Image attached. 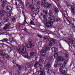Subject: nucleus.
<instances>
[{"instance_id":"1","label":"nucleus","mask_w":75,"mask_h":75,"mask_svg":"<svg viewBox=\"0 0 75 75\" xmlns=\"http://www.w3.org/2000/svg\"><path fill=\"white\" fill-rule=\"evenodd\" d=\"M43 12L45 14V15H44L42 13L41 15V18H43L42 20L43 23L45 25L46 27H52L53 26V22H47V17H48V12H47V10H44L43 11Z\"/></svg>"},{"instance_id":"2","label":"nucleus","mask_w":75,"mask_h":75,"mask_svg":"<svg viewBox=\"0 0 75 75\" xmlns=\"http://www.w3.org/2000/svg\"><path fill=\"white\" fill-rule=\"evenodd\" d=\"M28 43L26 46L28 48H33L34 46V41L32 40H29L28 41Z\"/></svg>"},{"instance_id":"3","label":"nucleus","mask_w":75,"mask_h":75,"mask_svg":"<svg viewBox=\"0 0 75 75\" xmlns=\"http://www.w3.org/2000/svg\"><path fill=\"white\" fill-rule=\"evenodd\" d=\"M49 49V47H48V46H45L41 50V52L40 53V54L41 55V56L42 57H44L45 55L46 52Z\"/></svg>"},{"instance_id":"4","label":"nucleus","mask_w":75,"mask_h":75,"mask_svg":"<svg viewBox=\"0 0 75 75\" xmlns=\"http://www.w3.org/2000/svg\"><path fill=\"white\" fill-rule=\"evenodd\" d=\"M4 50L2 51L0 50V55H3V57L5 58L6 59H8L10 58V56L9 55L7 54L6 53H5L4 52H3Z\"/></svg>"},{"instance_id":"5","label":"nucleus","mask_w":75,"mask_h":75,"mask_svg":"<svg viewBox=\"0 0 75 75\" xmlns=\"http://www.w3.org/2000/svg\"><path fill=\"white\" fill-rule=\"evenodd\" d=\"M68 62V61L67 60H65L64 62V63L62 65V70L63 72H62V74L63 75H64V74H65L66 73L65 70H67V69L65 68V65L67 64V63Z\"/></svg>"},{"instance_id":"6","label":"nucleus","mask_w":75,"mask_h":75,"mask_svg":"<svg viewBox=\"0 0 75 75\" xmlns=\"http://www.w3.org/2000/svg\"><path fill=\"white\" fill-rule=\"evenodd\" d=\"M51 3L48 2H46L45 3L43 7H44L45 8L48 9L50 8L51 7Z\"/></svg>"},{"instance_id":"7","label":"nucleus","mask_w":75,"mask_h":75,"mask_svg":"<svg viewBox=\"0 0 75 75\" xmlns=\"http://www.w3.org/2000/svg\"><path fill=\"white\" fill-rule=\"evenodd\" d=\"M6 11L7 12H8V13L10 12L11 13H12V8H11V6H9V5L6 6Z\"/></svg>"},{"instance_id":"8","label":"nucleus","mask_w":75,"mask_h":75,"mask_svg":"<svg viewBox=\"0 0 75 75\" xmlns=\"http://www.w3.org/2000/svg\"><path fill=\"white\" fill-rule=\"evenodd\" d=\"M61 21H62V20L59 18H57L56 19L54 20V21H53V22L54 24L57 25L58 24V22H61Z\"/></svg>"},{"instance_id":"9","label":"nucleus","mask_w":75,"mask_h":75,"mask_svg":"<svg viewBox=\"0 0 75 75\" xmlns=\"http://www.w3.org/2000/svg\"><path fill=\"white\" fill-rule=\"evenodd\" d=\"M48 42H50V44H51V45H54L55 44V42L54 40L52 39H50V40L47 39Z\"/></svg>"},{"instance_id":"10","label":"nucleus","mask_w":75,"mask_h":75,"mask_svg":"<svg viewBox=\"0 0 75 75\" xmlns=\"http://www.w3.org/2000/svg\"><path fill=\"white\" fill-rule=\"evenodd\" d=\"M11 25V24H7V23L6 25L3 28V30L6 31V30H7L10 27V25Z\"/></svg>"},{"instance_id":"11","label":"nucleus","mask_w":75,"mask_h":75,"mask_svg":"<svg viewBox=\"0 0 75 75\" xmlns=\"http://www.w3.org/2000/svg\"><path fill=\"white\" fill-rule=\"evenodd\" d=\"M22 46L23 47V48L22 49V50L21 52L22 54L24 53V52H25V51H26V48H25V47H26V44L25 43L22 45Z\"/></svg>"},{"instance_id":"12","label":"nucleus","mask_w":75,"mask_h":75,"mask_svg":"<svg viewBox=\"0 0 75 75\" xmlns=\"http://www.w3.org/2000/svg\"><path fill=\"white\" fill-rule=\"evenodd\" d=\"M6 13V11L5 10H1L0 11V16L3 17L4 15H5Z\"/></svg>"},{"instance_id":"13","label":"nucleus","mask_w":75,"mask_h":75,"mask_svg":"<svg viewBox=\"0 0 75 75\" xmlns=\"http://www.w3.org/2000/svg\"><path fill=\"white\" fill-rule=\"evenodd\" d=\"M27 58L29 59V61H30L31 62H32L35 61V59H36V57L32 58L31 57L29 56L27 57Z\"/></svg>"},{"instance_id":"14","label":"nucleus","mask_w":75,"mask_h":75,"mask_svg":"<svg viewBox=\"0 0 75 75\" xmlns=\"http://www.w3.org/2000/svg\"><path fill=\"white\" fill-rule=\"evenodd\" d=\"M9 41H10L11 43L12 44L13 43H14L15 44H17V41L15 39H13V38H9Z\"/></svg>"},{"instance_id":"15","label":"nucleus","mask_w":75,"mask_h":75,"mask_svg":"<svg viewBox=\"0 0 75 75\" xmlns=\"http://www.w3.org/2000/svg\"><path fill=\"white\" fill-rule=\"evenodd\" d=\"M45 67L47 69L50 68H51V63L50 62H47V65L45 66Z\"/></svg>"},{"instance_id":"16","label":"nucleus","mask_w":75,"mask_h":75,"mask_svg":"<svg viewBox=\"0 0 75 75\" xmlns=\"http://www.w3.org/2000/svg\"><path fill=\"white\" fill-rule=\"evenodd\" d=\"M54 19H55V16H50L48 18V20L49 21L53 20Z\"/></svg>"},{"instance_id":"17","label":"nucleus","mask_w":75,"mask_h":75,"mask_svg":"<svg viewBox=\"0 0 75 75\" xmlns=\"http://www.w3.org/2000/svg\"><path fill=\"white\" fill-rule=\"evenodd\" d=\"M70 10L71 13H72L73 14H75V8L74 7H71Z\"/></svg>"},{"instance_id":"18","label":"nucleus","mask_w":75,"mask_h":75,"mask_svg":"<svg viewBox=\"0 0 75 75\" xmlns=\"http://www.w3.org/2000/svg\"><path fill=\"white\" fill-rule=\"evenodd\" d=\"M67 21L69 23V24H72V25H74V20L71 19L69 20L67 19Z\"/></svg>"},{"instance_id":"19","label":"nucleus","mask_w":75,"mask_h":75,"mask_svg":"<svg viewBox=\"0 0 75 75\" xmlns=\"http://www.w3.org/2000/svg\"><path fill=\"white\" fill-rule=\"evenodd\" d=\"M54 11L55 14H58L59 13V10L57 8H54Z\"/></svg>"},{"instance_id":"20","label":"nucleus","mask_w":75,"mask_h":75,"mask_svg":"<svg viewBox=\"0 0 75 75\" xmlns=\"http://www.w3.org/2000/svg\"><path fill=\"white\" fill-rule=\"evenodd\" d=\"M44 62V60L42 58H41L40 59V60L38 62V63L40 64H43Z\"/></svg>"},{"instance_id":"21","label":"nucleus","mask_w":75,"mask_h":75,"mask_svg":"<svg viewBox=\"0 0 75 75\" xmlns=\"http://www.w3.org/2000/svg\"><path fill=\"white\" fill-rule=\"evenodd\" d=\"M51 49L52 52H56L57 51V49L55 47H52Z\"/></svg>"},{"instance_id":"22","label":"nucleus","mask_w":75,"mask_h":75,"mask_svg":"<svg viewBox=\"0 0 75 75\" xmlns=\"http://www.w3.org/2000/svg\"><path fill=\"white\" fill-rule=\"evenodd\" d=\"M40 75H45V71L43 70H41L39 71Z\"/></svg>"},{"instance_id":"23","label":"nucleus","mask_w":75,"mask_h":75,"mask_svg":"<svg viewBox=\"0 0 75 75\" xmlns=\"http://www.w3.org/2000/svg\"><path fill=\"white\" fill-rule=\"evenodd\" d=\"M40 65V64L38 62H37L35 64L34 66V67L35 68H38L39 66Z\"/></svg>"},{"instance_id":"24","label":"nucleus","mask_w":75,"mask_h":75,"mask_svg":"<svg viewBox=\"0 0 75 75\" xmlns=\"http://www.w3.org/2000/svg\"><path fill=\"white\" fill-rule=\"evenodd\" d=\"M58 59L59 61H64V58L63 57L60 56L58 57Z\"/></svg>"},{"instance_id":"25","label":"nucleus","mask_w":75,"mask_h":75,"mask_svg":"<svg viewBox=\"0 0 75 75\" xmlns=\"http://www.w3.org/2000/svg\"><path fill=\"white\" fill-rule=\"evenodd\" d=\"M6 48L7 51L9 52H10L11 51H13V50L11 49L10 48L8 47H6Z\"/></svg>"},{"instance_id":"26","label":"nucleus","mask_w":75,"mask_h":75,"mask_svg":"<svg viewBox=\"0 0 75 75\" xmlns=\"http://www.w3.org/2000/svg\"><path fill=\"white\" fill-rule=\"evenodd\" d=\"M3 20L5 22H8V18L5 16H4Z\"/></svg>"},{"instance_id":"27","label":"nucleus","mask_w":75,"mask_h":75,"mask_svg":"<svg viewBox=\"0 0 75 75\" xmlns=\"http://www.w3.org/2000/svg\"><path fill=\"white\" fill-rule=\"evenodd\" d=\"M23 56L25 58H28V53H25L23 54Z\"/></svg>"},{"instance_id":"28","label":"nucleus","mask_w":75,"mask_h":75,"mask_svg":"<svg viewBox=\"0 0 75 75\" xmlns=\"http://www.w3.org/2000/svg\"><path fill=\"white\" fill-rule=\"evenodd\" d=\"M30 1H28V2H27V4H26V6L27 7H30L31 6V4H30Z\"/></svg>"},{"instance_id":"29","label":"nucleus","mask_w":75,"mask_h":75,"mask_svg":"<svg viewBox=\"0 0 75 75\" xmlns=\"http://www.w3.org/2000/svg\"><path fill=\"white\" fill-rule=\"evenodd\" d=\"M8 41V39H7L5 38L3 39L2 40H0L1 41H2L3 42H7Z\"/></svg>"},{"instance_id":"30","label":"nucleus","mask_w":75,"mask_h":75,"mask_svg":"<svg viewBox=\"0 0 75 75\" xmlns=\"http://www.w3.org/2000/svg\"><path fill=\"white\" fill-rule=\"evenodd\" d=\"M36 53L35 52H31L30 53V55L31 56H35Z\"/></svg>"},{"instance_id":"31","label":"nucleus","mask_w":75,"mask_h":75,"mask_svg":"<svg viewBox=\"0 0 75 75\" xmlns=\"http://www.w3.org/2000/svg\"><path fill=\"white\" fill-rule=\"evenodd\" d=\"M47 71L49 74H52V71L50 69H48Z\"/></svg>"},{"instance_id":"32","label":"nucleus","mask_w":75,"mask_h":75,"mask_svg":"<svg viewBox=\"0 0 75 75\" xmlns=\"http://www.w3.org/2000/svg\"><path fill=\"white\" fill-rule=\"evenodd\" d=\"M62 61L58 60L57 61V64H58L59 65H61L62 64Z\"/></svg>"},{"instance_id":"33","label":"nucleus","mask_w":75,"mask_h":75,"mask_svg":"<svg viewBox=\"0 0 75 75\" xmlns=\"http://www.w3.org/2000/svg\"><path fill=\"white\" fill-rule=\"evenodd\" d=\"M52 58H53L52 56H50L48 59V60L49 61H51V60H52Z\"/></svg>"},{"instance_id":"34","label":"nucleus","mask_w":75,"mask_h":75,"mask_svg":"<svg viewBox=\"0 0 75 75\" xmlns=\"http://www.w3.org/2000/svg\"><path fill=\"white\" fill-rule=\"evenodd\" d=\"M32 4L35 3V4H37V0H32Z\"/></svg>"},{"instance_id":"35","label":"nucleus","mask_w":75,"mask_h":75,"mask_svg":"<svg viewBox=\"0 0 75 75\" xmlns=\"http://www.w3.org/2000/svg\"><path fill=\"white\" fill-rule=\"evenodd\" d=\"M49 14L50 16H51V15L52 14V10H51V9H50L49 10Z\"/></svg>"},{"instance_id":"36","label":"nucleus","mask_w":75,"mask_h":75,"mask_svg":"<svg viewBox=\"0 0 75 75\" xmlns=\"http://www.w3.org/2000/svg\"><path fill=\"white\" fill-rule=\"evenodd\" d=\"M64 56L65 57H66V58H68V54L66 53H65L64 54Z\"/></svg>"},{"instance_id":"37","label":"nucleus","mask_w":75,"mask_h":75,"mask_svg":"<svg viewBox=\"0 0 75 75\" xmlns=\"http://www.w3.org/2000/svg\"><path fill=\"white\" fill-rule=\"evenodd\" d=\"M17 67L19 69V70H21V66H20L18 65V64H17Z\"/></svg>"},{"instance_id":"38","label":"nucleus","mask_w":75,"mask_h":75,"mask_svg":"<svg viewBox=\"0 0 75 75\" xmlns=\"http://www.w3.org/2000/svg\"><path fill=\"white\" fill-rule=\"evenodd\" d=\"M58 56V53H56L54 54V57H57Z\"/></svg>"},{"instance_id":"39","label":"nucleus","mask_w":75,"mask_h":75,"mask_svg":"<svg viewBox=\"0 0 75 75\" xmlns=\"http://www.w3.org/2000/svg\"><path fill=\"white\" fill-rule=\"evenodd\" d=\"M30 25H35V23H34V22L33 21L30 22Z\"/></svg>"},{"instance_id":"40","label":"nucleus","mask_w":75,"mask_h":75,"mask_svg":"<svg viewBox=\"0 0 75 75\" xmlns=\"http://www.w3.org/2000/svg\"><path fill=\"white\" fill-rule=\"evenodd\" d=\"M6 15L8 17H11V13H6Z\"/></svg>"},{"instance_id":"41","label":"nucleus","mask_w":75,"mask_h":75,"mask_svg":"<svg viewBox=\"0 0 75 75\" xmlns=\"http://www.w3.org/2000/svg\"><path fill=\"white\" fill-rule=\"evenodd\" d=\"M42 1L41 5L42 6H43V5L44 4V3H45V0H43V1Z\"/></svg>"},{"instance_id":"42","label":"nucleus","mask_w":75,"mask_h":75,"mask_svg":"<svg viewBox=\"0 0 75 75\" xmlns=\"http://www.w3.org/2000/svg\"><path fill=\"white\" fill-rule=\"evenodd\" d=\"M67 43L68 44L69 47H71V43H70V42L69 41H67Z\"/></svg>"},{"instance_id":"43","label":"nucleus","mask_w":75,"mask_h":75,"mask_svg":"<svg viewBox=\"0 0 75 75\" xmlns=\"http://www.w3.org/2000/svg\"><path fill=\"white\" fill-rule=\"evenodd\" d=\"M18 50V51L19 52H21V49L20 48V47H18V48L17 49Z\"/></svg>"},{"instance_id":"44","label":"nucleus","mask_w":75,"mask_h":75,"mask_svg":"<svg viewBox=\"0 0 75 75\" xmlns=\"http://www.w3.org/2000/svg\"><path fill=\"white\" fill-rule=\"evenodd\" d=\"M4 23L3 22H0V26H2V25H4Z\"/></svg>"},{"instance_id":"45","label":"nucleus","mask_w":75,"mask_h":75,"mask_svg":"<svg viewBox=\"0 0 75 75\" xmlns=\"http://www.w3.org/2000/svg\"><path fill=\"white\" fill-rule=\"evenodd\" d=\"M37 14H38V13H34L33 14V17H35V16H36V15H37Z\"/></svg>"},{"instance_id":"46","label":"nucleus","mask_w":75,"mask_h":75,"mask_svg":"<svg viewBox=\"0 0 75 75\" xmlns=\"http://www.w3.org/2000/svg\"><path fill=\"white\" fill-rule=\"evenodd\" d=\"M48 38L47 37V36H45L44 38H43V40L44 41V40H47Z\"/></svg>"},{"instance_id":"47","label":"nucleus","mask_w":75,"mask_h":75,"mask_svg":"<svg viewBox=\"0 0 75 75\" xmlns=\"http://www.w3.org/2000/svg\"><path fill=\"white\" fill-rule=\"evenodd\" d=\"M2 35H7L8 34V33L7 32H4L2 33Z\"/></svg>"},{"instance_id":"48","label":"nucleus","mask_w":75,"mask_h":75,"mask_svg":"<svg viewBox=\"0 0 75 75\" xmlns=\"http://www.w3.org/2000/svg\"><path fill=\"white\" fill-rule=\"evenodd\" d=\"M39 10H40L39 8H37L36 10H35L34 11H37V12H38L39 11Z\"/></svg>"},{"instance_id":"49","label":"nucleus","mask_w":75,"mask_h":75,"mask_svg":"<svg viewBox=\"0 0 75 75\" xmlns=\"http://www.w3.org/2000/svg\"><path fill=\"white\" fill-rule=\"evenodd\" d=\"M62 14H63V16H64V17H65L66 16H65V13L64 12H62Z\"/></svg>"},{"instance_id":"50","label":"nucleus","mask_w":75,"mask_h":75,"mask_svg":"<svg viewBox=\"0 0 75 75\" xmlns=\"http://www.w3.org/2000/svg\"><path fill=\"white\" fill-rule=\"evenodd\" d=\"M40 1H39L37 2L36 4H37V5H40Z\"/></svg>"},{"instance_id":"51","label":"nucleus","mask_w":75,"mask_h":75,"mask_svg":"<svg viewBox=\"0 0 75 75\" xmlns=\"http://www.w3.org/2000/svg\"><path fill=\"white\" fill-rule=\"evenodd\" d=\"M65 3L66 6H67V7L69 6V4H68V2H66Z\"/></svg>"},{"instance_id":"52","label":"nucleus","mask_w":75,"mask_h":75,"mask_svg":"<svg viewBox=\"0 0 75 75\" xmlns=\"http://www.w3.org/2000/svg\"><path fill=\"white\" fill-rule=\"evenodd\" d=\"M22 13L23 15L24 16V18H25V14H24V12L23 11H22Z\"/></svg>"},{"instance_id":"53","label":"nucleus","mask_w":75,"mask_h":75,"mask_svg":"<svg viewBox=\"0 0 75 75\" xmlns=\"http://www.w3.org/2000/svg\"><path fill=\"white\" fill-rule=\"evenodd\" d=\"M31 9L32 10H34V9H35V7L32 6L31 8Z\"/></svg>"},{"instance_id":"54","label":"nucleus","mask_w":75,"mask_h":75,"mask_svg":"<svg viewBox=\"0 0 75 75\" xmlns=\"http://www.w3.org/2000/svg\"><path fill=\"white\" fill-rule=\"evenodd\" d=\"M21 7H24V4H23V3H21Z\"/></svg>"},{"instance_id":"55","label":"nucleus","mask_w":75,"mask_h":75,"mask_svg":"<svg viewBox=\"0 0 75 75\" xmlns=\"http://www.w3.org/2000/svg\"><path fill=\"white\" fill-rule=\"evenodd\" d=\"M25 22L24 21L23 23H22V25H23L24 26H25Z\"/></svg>"},{"instance_id":"56","label":"nucleus","mask_w":75,"mask_h":75,"mask_svg":"<svg viewBox=\"0 0 75 75\" xmlns=\"http://www.w3.org/2000/svg\"><path fill=\"white\" fill-rule=\"evenodd\" d=\"M54 67H58V65H57V64H54Z\"/></svg>"},{"instance_id":"57","label":"nucleus","mask_w":75,"mask_h":75,"mask_svg":"<svg viewBox=\"0 0 75 75\" xmlns=\"http://www.w3.org/2000/svg\"><path fill=\"white\" fill-rule=\"evenodd\" d=\"M56 71H55V70H53V71H52V74H55V72H56Z\"/></svg>"},{"instance_id":"58","label":"nucleus","mask_w":75,"mask_h":75,"mask_svg":"<svg viewBox=\"0 0 75 75\" xmlns=\"http://www.w3.org/2000/svg\"><path fill=\"white\" fill-rule=\"evenodd\" d=\"M59 69L60 71H61L62 69V67H60Z\"/></svg>"},{"instance_id":"59","label":"nucleus","mask_w":75,"mask_h":75,"mask_svg":"<svg viewBox=\"0 0 75 75\" xmlns=\"http://www.w3.org/2000/svg\"><path fill=\"white\" fill-rule=\"evenodd\" d=\"M5 6V5H4V4H2L1 5V7H4V6Z\"/></svg>"},{"instance_id":"60","label":"nucleus","mask_w":75,"mask_h":75,"mask_svg":"<svg viewBox=\"0 0 75 75\" xmlns=\"http://www.w3.org/2000/svg\"><path fill=\"white\" fill-rule=\"evenodd\" d=\"M3 47V44H0V48H2Z\"/></svg>"},{"instance_id":"61","label":"nucleus","mask_w":75,"mask_h":75,"mask_svg":"<svg viewBox=\"0 0 75 75\" xmlns=\"http://www.w3.org/2000/svg\"><path fill=\"white\" fill-rule=\"evenodd\" d=\"M3 4H4V5H6V2H5V1H4L3 2Z\"/></svg>"},{"instance_id":"62","label":"nucleus","mask_w":75,"mask_h":75,"mask_svg":"<svg viewBox=\"0 0 75 75\" xmlns=\"http://www.w3.org/2000/svg\"><path fill=\"white\" fill-rule=\"evenodd\" d=\"M32 1L31 0H27V1H26V3H28V1H30V2Z\"/></svg>"},{"instance_id":"63","label":"nucleus","mask_w":75,"mask_h":75,"mask_svg":"<svg viewBox=\"0 0 75 75\" xmlns=\"http://www.w3.org/2000/svg\"><path fill=\"white\" fill-rule=\"evenodd\" d=\"M38 37H40V38H41V36H40L39 34H38Z\"/></svg>"},{"instance_id":"64","label":"nucleus","mask_w":75,"mask_h":75,"mask_svg":"<svg viewBox=\"0 0 75 75\" xmlns=\"http://www.w3.org/2000/svg\"><path fill=\"white\" fill-rule=\"evenodd\" d=\"M15 19L16 18L15 17H13L12 19V20H15Z\"/></svg>"}]
</instances>
